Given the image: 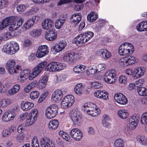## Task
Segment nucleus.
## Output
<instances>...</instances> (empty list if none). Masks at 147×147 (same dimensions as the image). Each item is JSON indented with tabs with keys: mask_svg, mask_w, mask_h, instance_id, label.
I'll list each match as a JSON object with an SVG mask.
<instances>
[{
	"mask_svg": "<svg viewBox=\"0 0 147 147\" xmlns=\"http://www.w3.org/2000/svg\"><path fill=\"white\" fill-rule=\"evenodd\" d=\"M93 36L94 33L92 32H86L76 36L73 40V42L80 47L90 40Z\"/></svg>",
	"mask_w": 147,
	"mask_h": 147,
	"instance_id": "obj_1",
	"label": "nucleus"
},
{
	"mask_svg": "<svg viewBox=\"0 0 147 147\" xmlns=\"http://www.w3.org/2000/svg\"><path fill=\"white\" fill-rule=\"evenodd\" d=\"M19 49V47L18 44L13 41L4 45L3 51L6 54L12 55L16 53Z\"/></svg>",
	"mask_w": 147,
	"mask_h": 147,
	"instance_id": "obj_2",
	"label": "nucleus"
},
{
	"mask_svg": "<svg viewBox=\"0 0 147 147\" xmlns=\"http://www.w3.org/2000/svg\"><path fill=\"white\" fill-rule=\"evenodd\" d=\"M16 62L13 59L9 60L7 62L6 67L8 70L9 73L11 75H13L14 73H19L22 70V67L19 65H17L16 66L15 65Z\"/></svg>",
	"mask_w": 147,
	"mask_h": 147,
	"instance_id": "obj_3",
	"label": "nucleus"
},
{
	"mask_svg": "<svg viewBox=\"0 0 147 147\" xmlns=\"http://www.w3.org/2000/svg\"><path fill=\"white\" fill-rule=\"evenodd\" d=\"M65 68V65L61 63L54 62L49 64L45 67V70L50 72L59 71Z\"/></svg>",
	"mask_w": 147,
	"mask_h": 147,
	"instance_id": "obj_4",
	"label": "nucleus"
},
{
	"mask_svg": "<svg viewBox=\"0 0 147 147\" xmlns=\"http://www.w3.org/2000/svg\"><path fill=\"white\" fill-rule=\"evenodd\" d=\"M95 107V105L94 104L91 103H86L83 105L82 109L88 114L95 117L97 116L99 113L97 111L98 109H96Z\"/></svg>",
	"mask_w": 147,
	"mask_h": 147,
	"instance_id": "obj_5",
	"label": "nucleus"
},
{
	"mask_svg": "<svg viewBox=\"0 0 147 147\" xmlns=\"http://www.w3.org/2000/svg\"><path fill=\"white\" fill-rule=\"evenodd\" d=\"M70 119L73 123V125L80 126L82 122V115L80 112L76 110L72 111L70 116Z\"/></svg>",
	"mask_w": 147,
	"mask_h": 147,
	"instance_id": "obj_6",
	"label": "nucleus"
},
{
	"mask_svg": "<svg viewBox=\"0 0 147 147\" xmlns=\"http://www.w3.org/2000/svg\"><path fill=\"white\" fill-rule=\"evenodd\" d=\"M137 60L134 57L129 55L121 58L119 61V64L122 67H125L136 62Z\"/></svg>",
	"mask_w": 147,
	"mask_h": 147,
	"instance_id": "obj_7",
	"label": "nucleus"
},
{
	"mask_svg": "<svg viewBox=\"0 0 147 147\" xmlns=\"http://www.w3.org/2000/svg\"><path fill=\"white\" fill-rule=\"evenodd\" d=\"M58 108L56 105H52L46 109L45 113L46 117L48 119H51L57 114Z\"/></svg>",
	"mask_w": 147,
	"mask_h": 147,
	"instance_id": "obj_8",
	"label": "nucleus"
},
{
	"mask_svg": "<svg viewBox=\"0 0 147 147\" xmlns=\"http://www.w3.org/2000/svg\"><path fill=\"white\" fill-rule=\"evenodd\" d=\"M38 116V110L36 109H32L26 118V125L28 126L32 125L36 120Z\"/></svg>",
	"mask_w": 147,
	"mask_h": 147,
	"instance_id": "obj_9",
	"label": "nucleus"
},
{
	"mask_svg": "<svg viewBox=\"0 0 147 147\" xmlns=\"http://www.w3.org/2000/svg\"><path fill=\"white\" fill-rule=\"evenodd\" d=\"M116 71L114 69H112L107 71L105 74L104 80L110 84L113 83V80L115 78Z\"/></svg>",
	"mask_w": 147,
	"mask_h": 147,
	"instance_id": "obj_10",
	"label": "nucleus"
},
{
	"mask_svg": "<svg viewBox=\"0 0 147 147\" xmlns=\"http://www.w3.org/2000/svg\"><path fill=\"white\" fill-rule=\"evenodd\" d=\"M40 142L41 147H55V143L49 138L42 137Z\"/></svg>",
	"mask_w": 147,
	"mask_h": 147,
	"instance_id": "obj_11",
	"label": "nucleus"
},
{
	"mask_svg": "<svg viewBox=\"0 0 147 147\" xmlns=\"http://www.w3.org/2000/svg\"><path fill=\"white\" fill-rule=\"evenodd\" d=\"M140 119L139 116L136 114L132 115L129 119L128 124L132 129H134L136 127Z\"/></svg>",
	"mask_w": 147,
	"mask_h": 147,
	"instance_id": "obj_12",
	"label": "nucleus"
},
{
	"mask_svg": "<svg viewBox=\"0 0 147 147\" xmlns=\"http://www.w3.org/2000/svg\"><path fill=\"white\" fill-rule=\"evenodd\" d=\"M70 134L71 138L76 141L80 140L83 136L81 131L77 128L72 129L70 132Z\"/></svg>",
	"mask_w": 147,
	"mask_h": 147,
	"instance_id": "obj_13",
	"label": "nucleus"
},
{
	"mask_svg": "<svg viewBox=\"0 0 147 147\" xmlns=\"http://www.w3.org/2000/svg\"><path fill=\"white\" fill-rule=\"evenodd\" d=\"M66 92V91L65 90H57L53 93L52 98L53 100L58 102L60 101L64 96L65 95Z\"/></svg>",
	"mask_w": 147,
	"mask_h": 147,
	"instance_id": "obj_14",
	"label": "nucleus"
},
{
	"mask_svg": "<svg viewBox=\"0 0 147 147\" xmlns=\"http://www.w3.org/2000/svg\"><path fill=\"white\" fill-rule=\"evenodd\" d=\"M49 52L47 46L45 45L40 46L36 53V56L38 57H42L47 55Z\"/></svg>",
	"mask_w": 147,
	"mask_h": 147,
	"instance_id": "obj_15",
	"label": "nucleus"
},
{
	"mask_svg": "<svg viewBox=\"0 0 147 147\" xmlns=\"http://www.w3.org/2000/svg\"><path fill=\"white\" fill-rule=\"evenodd\" d=\"M115 101L121 105H125L127 103V100L126 96L121 93L115 94L114 96Z\"/></svg>",
	"mask_w": 147,
	"mask_h": 147,
	"instance_id": "obj_16",
	"label": "nucleus"
},
{
	"mask_svg": "<svg viewBox=\"0 0 147 147\" xmlns=\"http://www.w3.org/2000/svg\"><path fill=\"white\" fill-rule=\"evenodd\" d=\"M82 16L80 13L73 14L70 18L71 23L74 26H76L78 25L81 20Z\"/></svg>",
	"mask_w": 147,
	"mask_h": 147,
	"instance_id": "obj_17",
	"label": "nucleus"
},
{
	"mask_svg": "<svg viewBox=\"0 0 147 147\" xmlns=\"http://www.w3.org/2000/svg\"><path fill=\"white\" fill-rule=\"evenodd\" d=\"M47 64V62L46 61L42 62L38 64L33 69L32 72L33 74L35 76H37L40 73Z\"/></svg>",
	"mask_w": 147,
	"mask_h": 147,
	"instance_id": "obj_18",
	"label": "nucleus"
},
{
	"mask_svg": "<svg viewBox=\"0 0 147 147\" xmlns=\"http://www.w3.org/2000/svg\"><path fill=\"white\" fill-rule=\"evenodd\" d=\"M54 23V22L52 20L49 19H46L42 22V28L46 30L51 29L53 27Z\"/></svg>",
	"mask_w": 147,
	"mask_h": 147,
	"instance_id": "obj_19",
	"label": "nucleus"
},
{
	"mask_svg": "<svg viewBox=\"0 0 147 147\" xmlns=\"http://www.w3.org/2000/svg\"><path fill=\"white\" fill-rule=\"evenodd\" d=\"M57 37V32L54 29L49 31L46 33L45 38L47 40L49 41H53Z\"/></svg>",
	"mask_w": 147,
	"mask_h": 147,
	"instance_id": "obj_20",
	"label": "nucleus"
},
{
	"mask_svg": "<svg viewBox=\"0 0 147 147\" xmlns=\"http://www.w3.org/2000/svg\"><path fill=\"white\" fill-rule=\"evenodd\" d=\"M30 70L29 69H26L22 71H20L19 73L20 74V81L22 82H24L28 78V76L30 74Z\"/></svg>",
	"mask_w": 147,
	"mask_h": 147,
	"instance_id": "obj_21",
	"label": "nucleus"
},
{
	"mask_svg": "<svg viewBox=\"0 0 147 147\" xmlns=\"http://www.w3.org/2000/svg\"><path fill=\"white\" fill-rule=\"evenodd\" d=\"M85 89V86L81 83L77 84L74 88L75 93L78 95L83 94Z\"/></svg>",
	"mask_w": 147,
	"mask_h": 147,
	"instance_id": "obj_22",
	"label": "nucleus"
},
{
	"mask_svg": "<svg viewBox=\"0 0 147 147\" xmlns=\"http://www.w3.org/2000/svg\"><path fill=\"white\" fill-rule=\"evenodd\" d=\"M14 118V115L9 111L5 112L2 117L3 120L5 122H8L13 119Z\"/></svg>",
	"mask_w": 147,
	"mask_h": 147,
	"instance_id": "obj_23",
	"label": "nucleus"
},
{
	"mask_svg": "<svg viewBox=\"0 0 147 147\" xmlns=\"http://www.w3.org/2000/svg\"><path fill=\"white\" fill-rule=\"evenodd\" d=\"M124 45H127V49H125V53L126 55L132 54L134 51V47L132 44L127 42H124Z\"/></svg>",
	"mask_w": 147,
	"mask_h": 147,
	"instance_id": "obj_24",
	"label": "nucleus"
},
{
	"mask_svg": "<svg viewBox=\"0 0 147 147\" xmlns=\"http://www.w3.org/2000/svg\"><path fill=\"white\" fill-rule=\"evenodd\" d=\"M73 55L72 52L65 54L63 57V60L69 63H72L74 61Z\"/></svg>",
	"mask_w": 147,
	"mask_h": 147,
	"instance_id": "obj_25",
	"label": "nucleus"
},
{
	"mask_svg": "<svg viewBox=\"0 0 147 147\" xmlns=\"http://www.w3.org/2000/svg\"><path fill=\"white\" fill-rule=\"evenodd\" d=\"M137 30L140 31L147 30V21H142L136 26Z\"/></svg>",
	"mask_w": 147,
	"mask_h": 147,
	"instance_id": "obj_26",
	"label": "nucleus"
},
{
	"mask_svg": "<svg viewBox=\"0 0 147 147\" xmlns=\"http://www.w3.org/2000/svg\"><path fill=\"white\" fill-rule=\"evenodd\" d=\"M20 86L19 84H17L8 91L9 94L12 96L16 94L20 89Z\"/></svg>",
	"mask_w": 147,
	"mask_h": 147,
	"instance_id": "obj_27",
	"label": "nucleus"
},
{
	"mask_svg": "<svg viewBox=\"0 0 147 147\" xmlns=\"http://www.w3.org/2000/svg\"><path fill=\"white\" fill-rule=\"evenodd\" d=\"M98 17L97 13L94 11H92L88 15L87 19L89 22H92L96 20Z\"/></svg>",
	"mask_w": 147,
	"mask_h": 147,
	"instance_id": "obj_28",
	"label": "nucleus"
},
{
	"mask_svg": "<svg viewBox=\"0 0 147 147\" xmlns=\"http://www.w3.org/2000/svg\"><path fill=\"white\" fill-rule=\"evenodd\" d=\"M24 22V20L22 18H20L17 22V24L16 25V23L14 24H13L9 28V30L10 31H16V29L19 27Z\"/></svg>",
	"mask_w": 147,
	"mask_h": 147,
	"instance_id": "obj_29",
	"label": "nucleus"
},
{
	"mask_svg": "<svg viewBox=\"0 0 147 147\" xmlns=\"http://www.w3.org/2000/svg\"><path fill=\"white\" fill-rule=\"evenodd\" d=\"M34 106L33 103L27 102L25 103H22L21 104V108L24 111H27L31 109Z\"/></svg>",
	"mask_w": 147,
	"mask_h": 147,
	"instance_id": "obj_30",
	"label": "nucleus"
},
{
	"mask_svg": "<svg viewBox=\"0 0 147 147\" xmlns=\"http://www.w3.org/2000/svg\"><path fill=\"white\" fill-rule=\"evenodd\" d=\"M59 122L57 120H51L49 122L48 127L51 130H54L57 128Z\"/></svg>",
	"mask_w": 147,
	"mask_h": 147,
	"instance_id": "obj_31",
	"label": "nucleus"
},
{
	"mask_svg": "<svg viewBox=\"0 0 147 147\" xmlns=\"http://www.w3.org/2000/svg\"><path fill=\"white\" fill-rule=\"evenodd\" d=\"M117 114L120 118L123 119H126L129 115L127 111L123 109L119 110L117 112Z\"/></svg>",
	"mask_w": 147,
	"mask_h": 147,
	"instance_id": "obj_32",
	"label": "nucleus"
},
{
	"mask_svg": "<svg viewBox=\"0 0 147 147\" xmlns=\"http://www.w3.org/2000/svg\"><path fill=\"white\" fill-rule=\"evenodd\" d=\"M65 19L64 18H60L57 19L55 23L56 28L57 29L60 28L65 22Z\"/></svg>",
	"mask_w": 147,
	"mask_h": 147,
	"instance_id": "obj_33",
	"label": "nucleus"
},
{
	"mask_svg": "<svg viewBox=\"0 0 147 147\" xmlns=\"http://www.w3.org/2000/svg\"><path fill=\"white\" fill-rule=\"evenodd\" d=\"M4 20L6 24H7V26L9 25L12 26L16 23V22L17 20V17L15 16H10L7 17Z\"/></svg>",
	"mask_w": 147,
	"mask_h": 147,
	"instance_id": "obj_34",
	"label": "nucleus"
},
{
	"mask_svg": "<svg viewBox=\"0 0 147 147\" xmlns=\"http://www.w3.org/2000/svg\"><path fill=\"white\" fill-rule=\"evenodd\" d=\"M63 102L69 103V105L71 106L74 102V97L71 95H69L65 96L62 100Z\"/></svg>",
	"mask_w": 147,
	"mask_h": 147,
	"instance_id": "obj_35",
	"label": "nucleus"
},
{
	"mask_svg": "<svg viewBox=\"0 0 147 147\" xmlns=\"http://www.w3.org/2000/svg\"><path fill=\"white\" fill-rule=\"evenodd\" d=\"M85 67L84 65H78L74 67L73 70L77 74H82L84 71Z\"/></svg>",
	"mask_w": 147,
	"mask_h": 147,
	"instance_id": "obj_36",
	"label": "nucleus"
},
{
	"mask_svg": "<svg viewBox=\"0 0 147 147\" xmlns=\"http://www.w3.org/2000/svg\"><path fill=\"white\" fill-rule=\"evenodd\" d=\"M145 69L144 68L140 67L137 68L134 70L136 78H139L143 75L145 71Z\"/></svg>",
	"mask_w": 147,
	"mask_h": 147,
	"instance_id": "obj_37",
	"label": "nucleus"
},
{
	"mask_svg": "<svg viewBox=\"0 0 147 147\" xmlns=\"http://www.w3.org/2000/svg\"><path fill=\"white\" fill-rule=\"evenodd\" d=\"M137 91L139 95L141 96H147V90L144 87L138 86Z\"/></svg>",
	"mask_w": 147,
	"mask_h": 147,
	"instance_id": "obj_38",
	"label": "nucleus"
},
{
	"mask_svg": "<svg viewBox=\"0 0 147 147\" xmlns=\"http://www.w3.org/2000/svg\"><path fill=\"white\" fill-rule=\"evenodd\" d=\"M114 145L115 147H124V142L121 138L117 139L115 141Z\"/></svg>",
	"mask_w": 147,
	"mask_h": 147,
	"instance_id": "obj_39",
	"label": "nucleus"
},
{
	"mask_svg": "<svg viewBox=\"0 0 147 147\" xmlns=\"http://www.w3.org/2000/svg\"><path fill=\"white\" fill-rule=\"evenodd\" d=\"M33 22L31 19L28 20L23 25L22 27L23 30L25 31L27 29H29L34 24Z\"/></svg>",
	"mask_w": 147,
	"mask_h": 147,
	"instance_id": "obj_40",
	"label": "nucleus"
},
{
	"mask_svg": "<svg viewBox=\"0 0 147 147\" xmlns=\"http://www.w3.org/2000/svg\"><path fill=\"white\" fill-rule=\"evenodd\" d=\"M11 31V33L7 32L4 34L3 37H2L3 38V40H7L12 37L13 35H17V34L15 33L16 31Z\"/></svg>",
	"mask_w": 147,
	"mask_h": 147,
	"instance_id": "obj_41",
	"label": "nucleus"
},
{
	"mask_svg": "<svg viewBox=\"0 0 147 147\" xmlns=\"http://www.w3.org/2000/svg\"><path fill=\"white\" fill-rule=\"evenodd\" d=\"M11 103L10 99H4L0 100V107L3 108L7 107Z\"/></svg>",
	"mask_w": 147,
	"mask_h": 147,
	"instance_id": "obj_42",
	"label": "nucleus"
},
{
	"mask_svg": "<svg viewBox=\"0 0 147 147\" xmlns=\"http://www.w3.org/2000/svg\"><path fill=\"white\" fill-rule=\"evenodd\" d=\"M51 51L55 54L59 53L62 51L60 46L57 42L51 47Z\"/></svg>",
	"mask_w": 147,
	"mask_h": 147,
	"instance_id": "obj_43",
	"label": "nucleus"
},
{
	"mask_svg": "<svg viewBox=\"0 0 147 147\" xmlns=\"http://www.w3.org/2000/svg\"><path fill=\"white\" fill-rule=\"evenodd\" d=\"M137 139L140 143L147 146V138L145 136H138L137 137Z\"/></svg>",
	"mask_w": 147,
	"mask_h": 147,
	"instance_id": "obj_44",
	"label": "nucleus"
},
{
	"mask_svg": "<svg viewBox=\"0 0 147 147\" xmlns=\"http://www.w3.org/2000/svg\"><path fill=\"white\" fill-rule=\"evenodd\" d=\"M28 7L27 4H21L19 5L17 7L18 12L19 13H21L24 11Z\"/></svg>",
	"mask_w": 147,
	"mask_h": 147,
	"instance_id": "obj_45",
	"label": "nucleus"
},
{
	"mask_svg": "<svg viewBox=\"0 0 147 147\" xmlns=\"http://www.w3.org/2000/svg\"><path fill=\"white\" fill-rule=\"evenodd\" d=\"M110 118L108 116H106L102 119V123L103 126L106 127H109L111 125L109 121L110 120Z\"/></svg>",
	"mask_w": 147,
	"mask_h": 147,
	"instance_id": "obj_46",
	"label": "nucleus"
},
{
	"mask_svg": "<svg viewBox=\"0 0 147 147\" xmlns=\"http://www.w3.org/2000/svg\"><path fill=\"white\" fill-rule=\"evenodd\" d=\"M127 45H124V43L122 44L119 47V53L121 55H126L125 53V49H127Z\"/></svg>",
	"mask_w": 147,
	"mask_h": 147,
	"instance_id": "obj_47",
	"label": "nucleus"
},
{
	"mask_svg": "<svg viewBox=\"0 0 147 147\" xmlns=\"http://www.w3.org/2000/svg\"><path fill=\"white\" fill-rule=\"evenodd\" d=\"M110 53L107 50L104 49L102 53V57L105 59L109 58L111 57Z\"/></svg>",
	"mask_w": 147,
	"mask_h": 147,
	"instance_id": "obj_48",
	"label": "nucleus"
},
{
	"mask_svg": "<svg viewBox=\"0 0 147 147\" xmlns=\"http://www.w3.org/2000/svg\"><path fill=\"white\" fill-rule=\"evenodd\" d=\"M119 82L120 84H126L127 82V77L124 75H121L119 78Z\"/></svg>",
	"mask_w": 147,
	"mask_h": 147,
	"instance_id": "obj_49",
	"label": "nucleus"
},
{
	"mask_svg": "<svg viewBox=\"0 0 147 147\" xmlns=\"http://www.w3.org/2000/svg\"><path fill=\"white\" fill-rule=\"evenodd\" d=\"M106 65L104 63H100L96 66V70L97 72H100L104 70L106 67Z\"/></svg>",
	"mask_w": 147,
	"mask_h": 147,
	"instance_id": "obj_50",
	"label": "nucleus"
},
{
	"mask_svg": "<svg viewBox=\"0 0 147 147\" xmlns=\"http://www.w3.org/2000/svg\"><path fill=\"white\" fill-rule=\"evenodd\" d=\"M39 95V92L37 91H33L30 94V98L32 99L37 98Z\"/></svg>",
	"mask_w": 147,
	"mask_h": 147,
	"instance_id": "obj_51",
	"label": "nucleus"
},
{
	"mask_svg": "<svg viewBox=\"0 0 147 147\" xmlns=\"http://www.w3.org/2000/svg\"><path fill=\"white\" fill-rule=\"evenodd\" d=\"M41 32L40 30L35 29L32 31L30 32V35L33 37H37L41 34Z\"/></svg>",
	"mask_w": 147,
	"mask_h": 147,
	"instance_id": "obj_52",
	"label": "nucleus"
},
{
	"mask_svg": "<svg viewBox=\"0 0 147 147\" xmlns=\"http://www.w3.org/2000/svg\"><path fill=\"white\" fill-rule=\"evenodd\" d=\"M86 74L88 75H93L97 72L96 69H94L92 67H90L87 70Z\"/></svg>",
	"mask_w": 147,
	"mask_h": 147,
	"instance_id": "obj_53",
	"label": "nucleus"
},
{
	"mask_svg": "<svg viewBox=\"0 0 147 147\" xmlns=\"http://www.w3.org/2000/svg\"><path fill=\"white\" fill-rule=\"evenodd\" d=\"M132 129L128 125L125 127L124 129V133L127 136H130L132 134Z\"/></svg>",
	"mask_w": 147,
	"mask_h": 147,
	"instance_id": "obj_54",
	"label": "nucleus"
},
{
	"mask_svg": "<svg viewBox=\"0 0 147 147\" xmlns=\"http://www.w3.org/2000/svg\"><path fill=\"white\" fill-rule=\"evenodd\" d=\"M103 92V90H98L95 91L94 95L95 97L100 99V97L102 94L104 93Z\"/></svg>",
	"mask_w": 147,
	"mask_h": 147,
	"instance_id": "obj_55",
	"label": "nucleus"
},
{
	"mask_svg": "<svg viewBox=\"0 0 147 147\" xmlns=\"http://www.w3.org/2000/svg\"><path fill=\"white\" fill-rule=\"evenodd\" d=\"M102 86L101 83L97 82H94L92 84V87L94 89H98Z\"/></svg>",
	"mask_w": 147,
	"mask_h": 147,
	"instance_id": "obj_56",
	"label": "nucleus"
},
{
	"mask_svg": "<svg viewBox=\"0 0 147 147\" xmlns=\"http://www.w3.org/2000/svg\"><path fill=\"white\" fill-rule=\"evenodd\" d=\"M8 4L7 0H0V9L5 7Z\"/></svg>",
	"mask_w": 147,
	"mask_h": 147,
	"instance_id": "obj_57",
	"label": "nucleus"
},
{
	"mask_svg": "<svg viewBox=\"0 0 147 147\" xmlns=\"http://www.w3.org/2000/svg\"><path fill=\"white\" fill-rule=\"evenodd\" d=\"M31 146L32 147H39L38 142L36 138H34L32 139Z\"/></svg>",
	"mask_w": 147,
	"mask_h": 147,
	"instance_id": "obj_58",
	"label": "nucleus"
},
{
	"mask_svg": "<svg viewBox=\"0 0 147 147\" xmlns=\"http://www.w3.org/2000/svg\"><path fill=\"white\" fill-rule=\"evenodd\" d=\"M104 93L102 94L100 99L102 98L105 100H107L109 99V94L105 90H103Z\"/></svg>",
	"mask_w": 147,
	"mask_h": 147,
	"instance_id": "obj_59",
	"label": "nucleus"
},
{
	"mask_svg": "<svg viewBox=\"0 0 147 147\" xmlns=\"http://www.w3.org/2000/svg\"><path fill=\"white\" fill-rule=\"evenodd\" d=\"M58 42L60 46V47H61L62 51L65 48L66 45V42L64 40Z\"/></svg>",
	"mask_w": 147,
	"mask_h": 147,
	"instance_id": "obj_60",
	"label": "nucleus"
},
{
	"mask_svg": "<svg viewBox=\"0 0 147 147\" xmlns=\"http://www.w3.org/2000/svg\"><path fill=\"white\" fill-rule=\"evenodd\" d=\"M24 136L23 135H18L17 137V140L21 143H23L24 142Z\"/></svg>",
	"mask_w": 147,
	"mask_h": 147,
	"instance_id": "obj_61",
	"label": "nucleus"
},
{
	"mask_svg": "<svg viewBox=\"0 0 147 147\" xmlns=\"http://www.w3.org/2000/svg\"><path fill=\"white\" fill-rule=\"evenodd\" d=\"M31 40L29 39H27L25 40L23 43V45L25 47H29L31 45Z\"/></svg>",
	"mask_w": 147,
	"mask_h": 147,
	"instance_id": "obj_62",
	"label": "nucleus"
},
{
	"mask_svg": "<svg viewBox=\"0 0 147 147\" xmlns=\"http://www.w3.org/2000/svg\"><path fill=\"white\" fill-rule=\"evenodd\" d=\"M47 83L40 80L38 82V86L40 89H43L45 88L46 85Z\"/></svg>",
	"mask_w": 147,
	"mask_h": 147,
	"instance_id": "obj_63",
	"label": "nucleus"
},
{
	"mask_svg": "<svg viewBox=\"0 0 147 147\" xmlns=\"http://www.w3.org/2000/svg\"><path fill=\"white\" fill-rule=\"evenodd\" d=\"M4 20L0 22V30H2L6 27L7 26Z\"/></svg>",
	"mask_w": 147,
	"mask_h": 147,
	"instance_id": "obj_64",
	"label": "nucleus"
}]
</instances>
